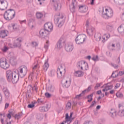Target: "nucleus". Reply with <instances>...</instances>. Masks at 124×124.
Here are the masks:
<instances>
[{"label": "nucleus", "instance_id": "40", "mask_svg": "<svg viewBox=\"0 0 124 124\" xmlns=\"http://www.w3.org/2000/svg\"><path fill=\"white\" fill-rule=\"evenodd\" d=\"M44 48L46 49V51L48 50V48H49V41H46V43L44 45Z\"/></svg>", "mask_w": 124, "mask_h": 124}, {"label": "nucleus", "instance_id": "21", "mask_svg": "<svg viewBox=\"0 0 124 124\" xmlns=\"http://www.w3.org/2000/svg\"><path fill=\"white\" fill-rule=\"evenodd\" d=\"M79 12H82V13H85L88 11V6H80L79 7Z\"/></svg>", "mask_w": 124, "mask_h": 124}, {"label": "nucleus", "instance_id": "25", "mask_svg": "<svg viewBox=\"0 0 124 124\" xmlns=\"http://www.w3.org/2000/svg\"><path fill=\"white\" fill-rule=\"evenodd\" d=\"M108 114L111 118H115L117 116V112L115 109H111L108 112Z\"/></svg>", "mask_w": 124, "mask_h": 124}, {"label": "nucleus", "instance_id": "11", "mask_svg": "<svg viewBox=\"0 0 124 124\" xmlns=\"http://www.w3.org/2000/svg\"><path fill=\"white\" fill-rule=\"evenodd\" d=\"M52 2L54 9L57 11V10H61L62 8V5L60 3V0H52Z\"/></svg>", "mask_w": 124, "mask_h": 124}, {"label": "nucleus", "instance_id": "8", "mask_svg": "<svg viewBox=\"0 0 124 124\" xmlns=\"http://www.w3.org/2000/svg\"><path fill=\"white\" fill-rule=\"evenodd\" d=\"M0 67L2 69H8V68H9V64L5 58H1L0 59Z\"/></svg>", "mask_w": 124, "mask_h": 124}, {"label": "nucleus", "instance_id": "54", "mask_svg": "<svg viewBox=\"0 0 124 124\" xmlns=\"http://www.w3.org/2000/svg\"><path fill=\"white\" fill-rule=\"evenodd\" d=\"M59 22H60V18H54L55 24H59Z\"/></svg>", "mask_w": 124, "mask_h": 124}, {"label": "nucleus", "instance_id": "16", "mask_svg": "<svg viewBox=\"0 0 124 124\" xmlns=\"http://www.w3.org/2000/svg\"><path fill=\"white\" fill-rule=\"evenodd\" d=\"M49 34V32L46 30L45 29H41L39 31V36L40 37H45Z\"/></svg>", "mask_w": 124, "mask_h": 124}, {"label": "nucleus", "instance_id": "15", "mask_svg": "<svg viewBox=\"0 0 124 124\" xmlns=\"http://www.w3.org/2000/svg\"><path fill=\"white\" fill-rule=\"evenodd\" d=\"M13 76V71L9 70L6 71V77L8 82H11V78Z\"/></svg>", "mask_w": 124, "mask_h": 124}, {"label": "nucleus", "instance_id": "39", "mask_svg": "<svg viewBox=\"0 0 124 124\" xmlns=\"http://www.w3.org/2000/svg\"><path fill=\"white\" fill-rule=\"evenodd\" d=\"M2 52L5 53L8 51V47L6 46H4L1 49Z\"/></svg>", "mask_w": 124, "mask_h": 124}, {"label": "nucleus", "instance_id": "17", "mask_svg": "<svg viewBox=\"0 0 124 124\" xmlns=\"http://www.w3.org/2000/svg\"><path fill=\"white\" fill-rule=\"evenodd\" d=\"M90 90H92V88L89 86L88 87L87 89L85 90L84 91H82V92L80 94L76 96L75 98H78V99H80V97H81V96H83V95L85 94V93H88Z\"/></svg>", "mask_w": 124, "mask_h": 124}, {"label": "nucleus", "instance_id": "28", "mask_svg": "<svg viewBox=\"0 0 124 124\" xmlns=\"http://www.w3.org/2000/svg\"><path fill=\"white\" fill-rule=\"evenodd\" d=\"M74 75L75 77H82L83 75V73L82 71H77L74 73Z\"/></svg>", "mask_w": 124, "mask_h": 124}, {"label": "nucleus", "instance_id": "18", "mask_svg": "<svg viewBox=\"0 0 124 124\" xmlns=\"http://www.w3.org/2000/svg\"><path fill=\"white\" fill-rule=\"evenodd\" d=\"M8 35V31L7 30H1L0 31V38H4L6 36Z\"/></svg>", "mask_w": 124, "mask_h": 124}, {"label": "nucleus", "instance_id": "6", "mask_svg": "<svg viewBox=\"0 0 124 124\" xmlns=\"http://www.w3.org/2000/svg\"><path fill=\"white\" fill-rule=\"evenodd\" d=\"M62 84L63 88H69L71 84V78L65 77L62 80Z\"/></svg>", "mask_w": 124, "mask_h": 124}, {"label": "nucleus", "instance_id": "50", "mask_svg": "<svg viewBox=\"0 0 124 124\" xmlns=\"http://www.w3.org/2000/svg\"><path fill=\"white\" fill-rule=\"evenodd\" d=\"M92 60L93 61H94V62L98 61V56L96 55V56L93 57Z\"/></svg>", "mask_w": 124, "mask_h": 124}, {"label": "nucleus", "instance_id": "1", "mask_svg": "<svg viewBox=\"0 0 124 124\" xmlns=\"http://www.w3.org/2000/svg\"><path fill=\"white\" fill-rule=\"evenodd\" d=\"M15 17V11L13 9L8 10L4 14V18L7 21L12 20Z\"/></svg>", "mask_w": 124, "mask_h": 124}, {"label": "nucleus", "instance_id": "59", "mask_svg": "<svg viewBox=\"0 0 124 124\" xmlns=\"http://www.w3.org/2000/svg\"><path fill=\"white\" fill-rule=\"evenodd\" d=\"M49 108H50L49 107V105H48V104H46V107H45L46 111L47 112V111H48V110H49Z\"/></svg>", "mask_w": 124, "mask_h": 124}, {"label": "nucleus", "instance_id": "14", "mask_svg": "<svg viewBox=\"0 0 124 124\" xmlns=\"http://www.w3.org/2000/svg\"><path fill=\"white\" fill-rule=\"evenodd\" d=\"M73 49H74V46H73V44L72 43H68L65 46V50L68 53L72 52V51H73Z\"/></svg>", "mask_w": 124, "mask_h": 124}, {"label": "nucleus", "instance_id": "37", "mask_svg": "<svg viewBox=\"0 0 124 124\" xmlns=\"http://www.w3.org/2000/svg\"><path fill=\"white\" fill-rule=\"evenodd\" d=\"M55 74H56V71L54 70H51L49 73V75L51 77L55 76Z\"/></svg>", "mask_w": 124, "mask_h": 124}, {"label": "nucleus", "instance_id": "26", "mask_svg": "<svg viewBox=\"0 0 124 124\" xmlns=\"http://www.w3.org/2000/svg\"><path fill=\"white\" fill-rule=\"evenodd\" d=\"M108 38H110V34L107 33L104 34L102 38V42L104 43L105 41H107V40H108Z\"/></svg>", "mask_w": 124, "mask_h": 124}, {"label": "nucleus", "instance_id": "29", "mask_svg": "<svg viewBox=\"0 0 124 124\" xmlns=\"http://www.w3.org/2000/svg\"><path fill=\"white\" fill-rule=\"evenodd\" d=\"M36 118L38 121H42L44 118V116L42 114L37 113L36 114Z\"/></svg>", "mask_w": 124, "mask_h": 124}, {"label": "nucleus", "instance_id": "61", "mask_svg": "<svg viewBox=\"0 0 124 124\" xmlns=\"http://www.w3.org/2000/svg\"><path fill=\"white\" fill-rule=\"evenodd\" d=\"M94 104H95V101L92 102V104L90 106V108L93 107V106H94Z\"/></svg>", "mask_w": 124, "mask_h": 124}, {"label": "nucleus", "instance_id": "22", "mask_svg": "<svg viewBox=\"0 0 124 124\" xmlns=\"http://www.w3.org/2000/svg\"><path fill=\"white\" fill-rule=\"evenodd\" d=\"M21 42V40H20L19 38H17L14 43V47H15V48H16V47H21V43H20Z\"/></svg>", "mask_w": 124, "mask_h": 124}, {"label": "nucleus", "instance_id": "64", "mask_svg": "<svg viewBox=\"0 0 124 124\" xmlns=\"http://www.w3.org/2000/svg\"><path fill=\"white\" fill-rule=\"evenodd\" d=\"M9 106V104L7 103L5 104V109H7V108H8V107Z\"/></svg>", "mask_w": 124, "mask_h": 124}, {"label": "nucleus", "instance_id": "5", "mask_svg": "<svg viewBox=\"0 0 124 124\" xmlns=\"http://www.w3.org/2000/svg\"><path fill=\"white\" fill-rule=\"evenodd\" d=\"M77 67L78 69H81L82 70H88L89 69V65L85 61H80L77 64Z\"/></svg>", "mask_w": 124, "mask_h": 124}, {"label": "nucleus", "instance_id": "49", "mask_svg": "<svg viewBox=\"0 0 124 124\" xmlns=\"http://www.w3.org/2000/svg\"><path fill=\"white\" fill-rule=\"evenodd\" d=\"M21 115L20 114V113H18L15 115V119H17V120H19V119H20L21 118Z\"/></svg>", "mask_w": 124, "mask_h": 124}, {"label": "nucleus", "instance_id": "43", "mask_svg": "<svg viewBox=\"0 0 124 124\" xmlns=\"http://www.w3.org/2000/svg\"><path fill=\"white\" fill-rule=\"evenodd\" d=\"M72 115H73V112H71L70 116L68 115V113H66L65 119H71Z\"/></svg>", "mask_w": 124, "mask_h": 124}, {"label": "nucleus", "instance_id": "58", "mask_svg": "<svg viewBox=\"0 0 124 124\" xmlns=\"http://www.w3.org/2000/svg\"><path fill=\"white\" fill-rule=\"evenodd\" d=\"M12 27H13V30H14V31H17V30H18V27H17V26H16V25H13L12 26Z\"/></svg>", "mask_w": 124, "mask_h": 124}, {"label": "nucleus", "instance_id": "52", "mask_svg": "<svg viewBox=\"0 0 124 124\" xmlns=\"http://www.w3.org/2000/svg\"><path fill=\"white\" fill-rule=\"evenodd\" d=\"M37 101L39 104H43L44 103V101L42 99H38Z\"/></svg>", "mask_w": 124, "mask_h": 124}, {"label": "nucleus", "instance_id": "56", "mask_svg": "<svg viewBox=\"0 0 124 124\" xmlns=\"http://www.w3.org/2000/svg\"><path fill=\"white\" fill-rule=\"evenodd\" d=\"M65 123H67V124H70L71 123V120H70V119H66Z\"/></svg>", "mask_w": 124, "mask_h": 124}, {"label": "nucleus", "instance_id": "23", "mask_svg": "<svg viewBox=\"0 0 124 124\" xmlns=\"http://www.w3.org/2000/svg\"><path fill=\"white\" fill-rule=\"evenodd\" d=\"M3 91L6 98H9V96H10V93L8 89L6 88H4L3 89Z\"/></svg>", "mask_w": 124, "mask_h": 124}, {"label": "nucleus", "instance_id": "2", "mask_svg": "<svg viewBox=\"0 0 124 124\" xmlns=\"http://www.w3.org/2000/svg\"><path fill=\"white\" fill-rule=\"evenodd\" d=\"M114 15V12L111 8L105 9L104 11L103 9L102 17L105 19H109V18H112Z\"/></svg>", "mask_w": 124, "mask_h": 124}, {"label": "nucleus", "instance_id": "13", "mask_svg": "<svg viewBox=\"0 0 124 124\" xmlns=\"http://www.w3.org/2000/svg\"><path fill=\"white\" fill-rule=\"evenodd\" d=\"M44 29H45L47 31L50 32V31H53V24L51 22L46 23L44 25Z\"/></svg>", "mask_w": 124, "mask_h": 124}, {"label": "nucleus", "instance_id": "48", "mask_svg": "<svg viewBox=\"0 0 124 124\" xmlns=\"http://www.w3.org/2000/svg\"><path fill=\"white\" fill-rule=\"evenodd\" d=\"M45 95L47 98H50V97L52 96V94L48 92L46 93Z\"/></svg>", "mask_w": 124, "mask_h": 124}, {"label": "nucleus", "instance_id": "42", "mask_svg": "<svg viewBox=\"0 0 124 124\" xmlns=\"http://www.w3.org/2000/svg\"><path fill=\"white\" fill-rule=\"evenodd\" d=\"M87 98L88 99V102H92L93 101V94L88 95Z\"/></svg>", "mask_w": 124, "mask_h": 124}, {"label": "nucleus", "instance_id": "7", "mask_svg": "<svg viewBox=\"0 0 124 124\" xmlns=\"http://www.w3.org/2000/svg\"><path fill=\"white\" fill-rule=\"evenodd\" d=\"M27 72H28V68L26 66H21L18 68V73L21 78H23V77H24V76H26Z\"/></svg>", "mask_w": 124, "mask_h": 124}, {"label": "nucleus", "instance_id": "46", "mask_svg": "<svg viewBox=\"0 0 124 124\" xmlns=\"http://www.w3.org/2000/svg\"><path fill=\"white\" fill-rule=\"evenodd\" d=\"M116 95L117 97H119V98H122V97H123V93H116Z\"/></svg>", "mask_w": 124, "mask_h": 124}, {"label": "nucleus", "instance_id": "62", "mask_svg": "<svg viewBox=\"0 0 124 124\" xmlns=\"http://www.w3.org/2000/svg\"><path fill=\"white\" fill-rule=\"evenodd\" d=\"M119 87H120V84L117 83V84H116V86H115L114 89L115 90H116V89H118V88H119Z\"/></svg>", "mask_w": 124, "mask_h": 124}, {"label": "nucleus", "instance_id": "63", "mask_svg": "<svg viewBox=\"0 0 124 124\" xmlns=\"http://www.w3.org/2000/svg\"><path fill=\"white\" fill-rule=\"evenodd\" d=\"M7 117L8 119H9V120H10V119H11V114L9 113V114L7 115Z\"/></svg>", "mask_w": 124, "mask_h": 124}, {"label": "nucleus", "instance_id": "35", "mask_svg": "<svg viewBox=\"0 0 124 124\" xmlns=\"http://www.w3.org/2000/svg\"><path fill=\"white\" fill-rule=\"evenodd\" d=\"M118 115L120 117H124V109H120L118 112Z\"/></svg>", "mask_w": 124, "mask_h": 124}, {"label": "nucleus", "instance_id": "44", "mask_svg": "<svg viewBox=\"0 0 124 124\" xmlns=\"http://www.w3.org/2000/svg\"><path fill=\"white\" fill-rule=\"evenodd\" d=\"M66 108L68 110H69L71 108V103L68 102L66 105Z\"/></svg>", "mask_w": 124, "mask_h": 124}, {"label": "nucleus", "instance_id": "38", "mask_svg": "<svg viewBox=\"0 0 124 124\" xmlns=\"http://www.w3.org/2000/svg\"><path fill=\"white\" fill-rule=\"evenodd\" d=\"M78 4V2L76 0H72V4L71 6H74L75 7H77V5Z\"/></svg>", "mask_w": 124, "mask_h": 124}, {"label": "nucleus", "instance_id": "12", "mask_svg": "<svg viewBox=\"0 0 124 124\" xmlns=\"http://www.w3.org/2000/svg\"><path fill=\"white\" fill-rule=\"evenodd\" d=\"M8 6V3L6 0H0V9L1 10H5Z\"/></svg>", "mask_w": 124, "mask_h": 124}, {"label": "nucleus", "instance_id": "36", "mask_svg": "<svg viewBox=\"0 0 124 124\" xmlns=\"http://www.w3.org/2000/svg\"><path fill=\"white\" fill-rule=\"evenodd\" d=\"M76 7H74V6H70V10L71 12L72 13H75V12L76 11Z\"/></svg>", "mask_w": 124, "mask_h": 124}, {"label": "nucleus", "instance_id": "34", "mask_svg": "<svg viewBox=\"0 0 124 124\" xmlns=\"http://www.w3.org/2000/svg\"><path fill=\"white\" fill-rule=\"evenodd\" d=\"M64 24V20L62 19V18H60V21L58 23V27L59 28H62V25Z\"/></svg>", "mask_w": 124, "mask_h": 124}, {"label": "nucleus", "instance_id": "4", "mask_svg": "<svg viewBox=\"0 0 124 124\" xmlns=\"http://www.w3.org/2000/svg\"><path fill=\"white\" fill-rule=\"evenodd\" d=\"M86 37L87 36L85 34L78 35L75 39L76 44H78V45L83 44V43L85 42Z\"/></svg>", "mask_w": 124, "mask_h": 124}, {"label": "nucleus", "instance_id": "45", "mask_svg": "<svg viewBox=\"0 0 124 124\" xmlns=\"http://www.w3.org/2000/svg\"><path fill=\"white\" fill-rule=\"evenodd\" d=\"M39 111L40 112H46V110L45 109V107H41L39 108Z\"/></svg>", "mask_w": 124, "mask_h": 124}, {"label": "nucleus", "instance_id": "47", "mask_svg": "<svg viewBox=\"0 0 124 124\" xmlns=\"http://www.w3.org/2000/svg\"><path fill=\"white\" fill-rule=\"evenodd\" d=\"M35 65L33 67V70H35L36 68H37L39 65L38 63V61L37 60V61L35 62Z\"/></svg>", "mask_w": 124, "mask_h": 124}, {"label": "nucleus", "instance_id": "10", "mask_svg": "<svg viewBox=\"0 0 124 124\" xmlns=\"http://www.w3.org/2000/svg\"><path fill=\"white\" fill-rule=\"evenodd\" d=\"M64 43H65V40H64V39L61 38L56 44V46H55L56 50H57V51H59V50H61V49L62 48V44H64Z\"/></svg>", "mask_w": 124, "mask_h": 124}, {"label": "nucleus", "instance_id": "31", "mask_svg": "<svg viewBox=\"0 0 124 124\" xmlns=\"http://www.w3.org/2000/svg\"><path fill=\"white\" fill-rule=\"evenodd\" d=\"M48 91L50 92V93H54L55 91V87L52 86V85L49 84L47 87Z\"/></svg>", "mask_w": 124, "mask_h": 124}, {"label": "nucleus", "instance_id": "20", "mask_svg": "<svg viewBox=\"0 0 124 124\" xmlns=\"http://www.w3.org/2000/svg\"><path fill=\"white\" fill-rule=\"evenodd\" d=\"M115 73H117V71H116L115 72L112 73L111 75V77H113V78H116L118 76H122V75H124V71H120L119 73H117L116 74H115Z\"/></svg>", "mask_w": 124, "mask_h": 124}, {"label": "nucleus", "instance_id": "33", "mask_svg": "<svg viewBox=\"0 0 124 124\" xmlns=\"http://www.w3.org/2000/svg\"><path fill=\"white\" fill-rule=\"evenodd\" d=\"M104 87L106 91H109V90H112L113 88V85L108 84H106Z\"/></svg>", "mask_w": 124, "mask_h": 124}, {"label": "nucleus", "instance_id": "41", "mask_svg": "<svg viewBox=\"0 0 124 124\" xmlns=\"http://www.w3.org/2000/svg\"><path fill=\"white\" fill-rule=\"evenodd\" d=\"M36 16L38 19H41L43 17V15L41 13H37Z\"/></svg>", "mask_w": 124, "mask_h": 124}, {"label": "nucleus", "instance_id": "32", "mask_svg": "<svg viewBox=\"0 0 124 124\" xmlns=\"http://www.w3.org/2000/svg\"><path fill=\"white\" fill-rule=\"evenodd\" d=\"M118 31L120 33L124 32V24L121 25L120 27L118 28Z\"/></svg>", "mask_w": 124, "mask_h": 124}, {"label": "nucleus", "instance_id": "19", "mask_svg": "<svg viewBox=\"0 0 124 124\" xmlns=\"http://www.w3.org/2000/svg\"><path fill=\"white\" fill-rule=\"evenodd\" d=\"M20 77V75H15L14 77L13 76L11 78V82H12L13 84H16L18 81H19V78Z\"/></svg>", "mask_w": 124, "mask_h": 124}, {"label": "nucleus", "instance_id": "24", "mask_svg": "<svg viewBox=\"0 0 124 124\" xmlns=\"http://www.w3.org/2000/svg\"><path fill=\"white\" fill-rule=\"evenodd\" d=\"M43 70L45 72L47 71L48 68H49V63H48V59L45 61V63L43 66Z\"/></svg>", "mask_w": 124, "mask_h": 124}, {"label": "nucleus", "instance_id": "60", "mask_svg": "<svg viewBox=\"0 0 124 124\" xmlns=\"http://www.w3.org/2000/svg\"><path fill=\"white\" fill-rule=\"evenodd\" d=\"M34 89V91H36V92H37V91L38 90V88L36 86H34L33 87V90Z\"/></svg>", "mask_w": 124, "mask_h": 124}, {"label": "nucleus", "instance_id": "53", "mask_svg": "<svg viewBox=\"0 0 124 124\" xmlns=\"http://www.w3.org/2000/svg\"><path fill=\"white\" fill-rule=\"evenodd\" d=\"M9 113L10 114H11V115H14V113H15V110H14V109H10L9 110Z\"/></svg>", "mask_w": 124, "mask_h": 124}, {"label": "nucleus", "instance_id": "55", "mask_svg": "<svg viewBox=\"0 0 124 124\" xmlns=\"http://www.w3.org/2000/svg\"><path fill=\"white\" fill-rule=\"evenodd\" d=\"M33 107H34V104H30L28 106V108H33Z\"/></svg>", "mask_w": 124, "mask_h": 124}, {"label": "nucleus", "instance_id": "27", "mask_svg": "<svg viewBox=\"0 0 124 124\" xmlns=\"http://www.w3.org/2000/svg\"><path fill=\"white\" fill-rule=\"evenodd\" d=\"M113 25L108 23V24L106 25V30L107 31H113Z\"/></svg>", "mask_w": 124, "mask_h": 124}, {"label": "nucleus", "instance_id": "57", "mask_svg": "<svg viewBox=\"0 0 124 124\" xmlns=\"http://www.w3.org/2000/svg\"><path fill=\"white\" fill-rule=\"evenodd\" d=\"M111 66H113V67H114V68H118V65L117 64H115L113 63H111Z\"/></svg>", "mask_w": 124, "mask_h": 124}, {"label": "nucleus", "instance_id": "51", "mask_svg": "<svg viewBox=\"0 0 124 124\" xmlns=\"http://www.w3.org/2000/svg\"><path fill=\"white\" fill-rule=\"evenodd\" d=\"M32 47H37L38 46V44L36 42H32Z\"/></svg>", "mask_w": 124, "mask_h": 124}, {"label": "nucleus", "instance_id": "3", "mask_svg": "<svg viewBox=\"0 0 124 124\" xmlns=\"http://www.w3.org/2000/svg\"><path fill=\"white\" fill-rule=\"evenodd\" d=\"M64 73H65V67H64V65H60L59 66H58V68L57 69L58 78H59V79H62L63 78Z\"/></svg>", "mask_w": 124, "mask_h": 124}, {"label": "nucleus", "instance_id": "9", "mask_svg": "<svg viewBox=\"0 0 124 124\" xmlns=\"http://www.w3.org/2000/svg\"><path fill=\"white\" fill-rule=\"evenodd\" d=\"M86 26L87 28L86 31L88 35H93V31H94V28L91 26H90V23L88 20L86 21Z\"/></svg>", "mask_w": 124, "mask_h": 124}, {"label": "nucleus", "instance_id": "30", "mask_svg": "<svg viewBox=\"0 0 124 124\" xmlns=\"http://www.w3.org/2000/svg\"><path fill=\"white\" fill-rule=\"evenodd\" d=\"M94 37L96 41H100V39H101V34L100 33H96L95 34Z\"/></svg>", "mask_w": 124, "mask_h": 124}]
</instances>
